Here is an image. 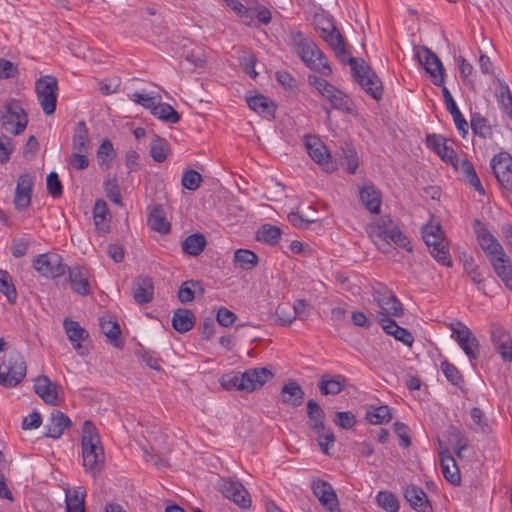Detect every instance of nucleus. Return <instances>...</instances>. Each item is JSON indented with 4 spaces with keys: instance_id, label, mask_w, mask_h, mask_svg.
<instances>
[{
    "instance_id": "11",
    "label": "nucleus",
    "mask_w": 512,
    "mask_h": 512,
    "mask_svg": "<svg viewBox=\"0 0 512 512\" xmlns=\"http://www.w3.org/2000/svg\"><path fill=\"white\" fill-rule=\"evenodd\" d=\"M452 336L470 360L478 359L480 355V345L477 337L470 328L461 322L452 323L450 325Z\"/></svg>"
},
{
    "instance_id": "48",
    "label": "nucleus",
    "mask_w": 512,
    "mask_h": 512,
    "mask_svg": "<svg viewBox=\"0 0 512 512\" xmlns=\"http://www.w3.org/2000/svg\"><path fill=\"white\" fill-rule=\"evenodd\" d=\"M0 292L7 298V300L14 304L17 299V291L12 282V278L5 270H0Z\"/></svg>"
},
{
    "instance_id": "32",
    "label": "nucleus",
    "mask_w": 512,
    "mask_h": 512,
    "mask_svg": "<svg viewBox=\"0 0 512 512\" xmlns=\"http://www.w3.org/2000/svg\"><path fill=\"white\" fill-rule=\"evenodd\" d=\"M440 465L444 478L454 485L460 483V472L457 467L456 461L451 455L449 450L441 451L439 453Z\"/></svg>"
},
{
    "instance_id": "37",
    "label": "nucleus",
    "mask_w": 512,
    "mask_h": 512,
    "mask_svg": "<svg viewBox=\"0 0 512 512\" xmlns=\"http://www.w3.org/2000/svg\"><path fill=\"white\" fill-rule=\"evenodd\" d=\"M281 399L285 404L297 407L303 402L304 391L297 382L289 381L282 387Z\"/></svg>"
},
{
    "instance_id": "49",
    "label": "nucleus",
    "mask_w": 512,
    "mask_h": 512,
    "mask_svg": "<svg viewBox=\"0 0 512 512\" xmlns=\"http://www.w3.org/2000/svg\"><path fill=\"white\" fill-rule=\"evenodd\" d=\"M325 42H327V44L342 58V60H345V58L349 56L343 37L336 28L330 33V35L326 36Z\"/></svg>"
},
{
    "instance_id": "1",
    "label": "nucleus",
    "mask_w": 512,
    "mask_h": 512,
    "mask_svg": "<svg viewBox=\"0 0 512 512\" xmlns=\"http://www.w3.org/2000/svg\"><path fill=\"white\" fill-rule=\"evenodd\" d=\"M426 143L443 161L451 164L456 170L461 172L465 180L481 195L485 194V190L480 182L479 177L472 163L466 159L459 163L458 157L454 149L446 144L445 139L440 135H428Z\"/></svg>"
},
{
    "instance_id": "28",
    "label": "nucleus",
    "mask_w": 512,
    "mask_h": 512,
    "mask_svg": "<svg viewBox=\"0 0 512 512\" xmlns=\"http://www.w3.org/2000/svg\"><path fill=\"white\" fill-rule=\"evenodd\" d=\"M489 263L505 287L512 291V263L509 256L504 253L503 256L492 258Z\"/></svg>"
},
{
    "instance_id": "4",
    "label": "nucleus",
    "mask_w": 512,
    "mask_h": 512,
    "mask_svg": "<svg viewBox=\"0 0 512 512\" xmlns=\"http://www.w3.org/2000/svg\"><path fill=\"white\" fill-rule=\"evenodd\" d=\"M372 241L383 252L389 251L390 242L411 251L409 239L402 233L396 222L389 216H382L367 227Z\"/></svg>"
},
{
    "instance_id": "24",
    "label": "nucleus",
    "mask_w": 512,
    "mask_h": 512,
    "mask_svg": "<svg viewBox=\"0 0 512 512\" xmlns=\"http://www.w3.org/2000/svg\"><path fill=\"white\" fill-rule=\"evenodd\" d=\"M222 493L241 508H248L251 499L245 487L238 481L227 480L223 483Z\"/></svg>"
},
{
    "instance_id": "27",
    "label": "nucleus",
    "mask_w": 512,
    "mask_h": 512,
    "mask_svg": "<svg viewBox=\"0 0 512 512\" xmlns=\"http://www.w3.org/2000/svg\"><path fill=\"white\" fill-rule=\"evenodd\" d=\"M72 424L69 417L59 410L51 413L50 418L45 426V436L52 439H58L63 434L64 430Z\"/></svg>"
},
{
    "instance_id": "21",
    "label": "nucleus",
    "mask_w": 512,
    "mask_h": 512,
    "mask_svg": "<svg viewBox=\"0 0 512 512\" xmlns=\"http://www.w3.org/2000/svg\"><path fill=\"white\" fill-rule=\"evenodd\" d=\"M314 495L318 498L321 505L330 512L338 511L339 503L337 495L328 482L324 480H315L312 484Z\"/></svg>"
},
{
    "instance_id": "54",
    "label": "nucleus",
    "mask_w": 512,
    "mask_h": 512,
    "mask_svg": "<svg viewBox=\"0 0 512 512\" xmlns=\"http://www.w3.org/2000/svg\"><path fill=\"white\" fill-rule=\"evenodd\" d=\"M497 96L503 108V111L512 120V93L505 82L499 81Z\"/></svg>"
},
{
    "instance_id": "10",
    "label": "nucleus",
    "mask_w": 512,
    "mask_h": 512,
    "mask_svg": "<svg viewBox=\"0 0 512 512\" xmlns=\"http://www.w3.org/2000/svg\"><path fill=\"white\" fill-rule=\"evenodd\" d=\"M28 118L24 109L15 101L5 104L1 112V125L15 135L21 134L27 127Z\"/></svg>"
},
{
    "instance_id": "30",
    "label": "nucleus",
    "mask_w": 512,
    "mask_h": 512,
    "mask_svg": "<svg viewBox=\"0 0 512 512\" xmlns=\"http://www.w3.org/2000/svg\"><path fill=\"white\" fill-rule=\"evenodd\" d=\"M154 285L149 277H138L133 283V298L138 304H147L153 300Z\"/></svg>"
},
{
    "instance_id": "31",
    "label": "nucleus",
    "mask_w": 512,
    "mask_h": 512,
    "mask_svg": "<svg viewBox=\"0 0 512 512\" xmlns=\"http://www.w3.org/2000/svg\"><path fill=\"white\" fill-rule=\"evenodd\" d=\"M86 489L83 486L66 489L65 504L66 512H86L85 510Z\"/></svg>"
},
{
    "instance_id": "44",
    "label": "nucleus",
    "mask_w": 512,
    "mask_h": 512,
    "mask_svg": "<svg viewBox=\"0 0 512 512\" xmlns=\"http://www.w3.org/2000/svg\"><path fill=\"white\" fill-rule=\"evenodd\" d=\"M203 294L204 289L199 281L188 280L182 283L178 290V299L181 303H189L194 300L195 295Z\"/></svg>"
},
{
    "instance_id": "45",
    "label": "nucleus",
    "mask_w": 512,
    "mask_h": 512,
    "mask_svg": "<svg viewBox=\"0 0 512 512\" xmlns=\"http://www.w3.org/2000/svg\"><path fill=\"white\" fill-rule=\"evenodd\" d=\"M234 263L243 270H251L258 264V256L251 250L238 249L234 253Z\"/></svg>"
},
{
    "instance_id": "22",
    "label": "nucleus",
    "mask_w": 512,
    "mask_h": 512,
    "mask_svg": "<svg viewBox=\"0 0 512 512\" xmlns=\"http://www.w3.org/2000/svg\"><path fill=\"white\" fill-rule=\"evenodd\" d=\"M377 319L382 329L388 334L393 336L396 340L402 342L404 345L411 347L414 342V337L410 331L400 327L390 317L385 316V313H378Z\"/></svg>"
},
{
    "instance_id": "33",
    "label": "nucleus",
    "mask_w": 512,
    "mask_h": 512,
    "mask_svg": "<svg viewBox=\"0 0 512 512\" xmlns=\"http://www.w3.org/2000/svg\"><path fill=\"white\" fill-rule=\"evenodd\" d=\"M63 326L73 348L77 350L79 354L83 355L84 353L81 351L82 346L80 342L88 337V332L82 328L77 321H73L69 318L63 321Z\"/></svg>"
},
{
    "instance_id": "53",
    "label": "nucleus",
    "mask_w": 512,
    "mask_h": 512,
    "mask_svg": "<svg viewBox=\"0 0 512 512\" xmlns=\"http://www.w3.org/2000/svg\"><path fill=\"white\" fill-rule=\"evenodd\" d=\"M280 236L281 229L279 227L265 224L259 229L257 239L268 244H275L280 239Z\"/></svg>"
},
{
    "instance_id": "16",
    "label": "nucleus",
    "mask_w": 512,
    "mask_h": 512,
    "mask_svg": "<svg viewBox=\"0 0 512 512\" xmlns=\"http://www.w3.org/2000/svg\"><path fill=\"white\" fill-rule=\"evenodd\" d=\"M475 233L477 242L488 260L506 253L498 239L478 220L475 221Z\"/></svg>"
},
{
    "instance_id": "56",
    "label": "nucleus",
    "mask_w": 512,
    "mask_h": 512,
    "mask_svg": "<svg viewBox=\"0 0 512 512\" xmlns=\"http://www.w3.org/2000/svg\"><path fill=\"white\" fill-rule=\"evenodd\" d=\"M168 143L164 139L155 137L150 142V155L156 162H163L167 158Z\"/></svg>"
},
{
    "instance_id": "5",
    "label": "nucleus",
    "mask_w": 512,
    "mask_h": 512,
    "mask_svg": "<svg viewBox=\"0 0 512 512\" xmlns=\"http://www.w3.org/2000/svg\"><path fill=\"white\" fill-rule=\"evenodd\" d=\"M273 377L266 368H251L245 372H231L222 376L221 385L226 390L252 392L262 387Z\"/></svg>"
},
{
    "instance_id": "20",
    "label": "nucleus",
    "mask_w": 512,
    "mask_h": 512,
    "mask_svg": "<svg viewBox=\"0 0 512 512\" xmlns=\"http://www.w3.org/2000/svg\"><path fill=\"white\" fill-rule=\"evenodd\" d=\"M422 236L426 245L429 247L431 255L437 262L446 267H451L452 261L450 259L449 250L444 243V235L423 232Z\"/></svg>"
},
{
    "instance_id": "25",
    "label": "nucleus",
    "mask_w": 512,
    "mask_h": 512,
    "mask_svg": "<svg viewBox=\"0 0 512 512\" xmlns=\"http://www.w3.org/2000/svg\"><path fill=\"white\" fill-rule=\"evenodd\" d=\"M58 390V385L47 376H39L35 380L34 391L46 404L53 406L58 404Z\"/></svg>"
},
{
    "instance_id": "34",
    "label": "nucleus",
    "mask_w": 512,
    "mask_h": 512,
    "mask_svg": "<svg viewBox=\"0 0 512 512\" xmlns=\"http://www.w3.org/2000/svg\"><path fill=\"white\" fill-rule=\"evenodd\" d=\"M91 150V140L89 132L84 121H79L75 127L72 138V151L79 153H89Z\"/></svg>"
},
{
    "instance_id": "64",
    "label": "nucleus",
    "mask_w": 512,
    "mask_h": 512,
    "mask_svg": "<svg viewBox=\"0 0 512 512\" xmlns=\"http://www.w3.org/2000/svg\"><path fill=\"white\" fill-rule=\"evenodd\" d=\"M47 190L53 198H58L63 193V186L56 172H50L47 176Z\"/></svg>"
},
{
    "instance_id": "47",
    "label": "nucleus",
    "mask_w": 512,
    "mask_h": 512,
    "mask_svg": "<svg viewBox=\"0 0 512 512\" xmlns=\"http://www.w3.org/2000/svg\"><path fill=\"white\" fill-rule=\"evenodd\" d=\"M390 409L386 405L371 407L366 412V419L373 425H381L391 420Z\"/></svg>"
},
{
    "instance_id": "36",
    "label": "nucleus",
    "mask_w": 512,
    "mask_h": 512,
    "mask_svg": "<svg viewBox=\"0 0 512 512\" xmlns=\"http://www.w3.org/2000/svg\"><path fill=\"white\" fill-rule=\"evenodd\" d=\"M463 269L464 273L470 278L471 282L477 286V289L483 294H486L484 285L485 278L472 256H464Z\"/></svg>"
},
{
    "instance_id": "52",
    "label": "nucleus",
    "mask_w": 512,
    "mask_h": 512,
    "mask_svg": "<svg viewBox=\"0 0 512 512\" xmlns=\"http://www.w3.org/2000/svg\"><path fill=\"white\" fill-rule=\"evenodd\" d=\"M448 442L455 449L459 457H461V452L468 446V440L465 435L455 427H450L448 430Z\"/></svg>"
},
{
    "instance_id": "63",
    "label": "nucleus",
    "mask_w": 512,
    "mask_h": 512,
    "mask_svg": "<svg viewBox=\"0 0 512 512\" xmlns=\"http://www.w3.org/2000/svg\"><path fill=\"white\" fill-rule=\"evenodd\" d=\"M202 181V176L195 170H188L182 176L181 183L184 188L194 191Z\"/></svg>"
},
{
    "instance_id": "9",
    "label": "nucleus",
    "mask_w": 512,
    "mask_h": 512,
    "mask_svg": "<svg viewBox=\"0 0 512 512\" xmlns=\"http://www.w3.org/2000/svg\"><path fill=\"white\" fill-rule=\"evenodd\" d=\"M37 100L45 115H52L56 109L58 81L54 76H44L35 82Z\"/></svg>"
},
{
    "instance_id": "55",
    "label": "nucleus",
    "mask_w": 512,
    "mask_h": 512,
    "mask_svg": "<svg viewBox=\"0 0 512 512\" xmlns=\"http://www.w3.org/2000/svg\"><path fill=\"white\" fill-rule=\"evenodd\" d=\"M226 5L233 10L244 24H250L254 18L251 9L244 6L239 0H224Z\"/></svg>"
},
{
    "instance_id": "29",
    "label": "nucleus",
    "mask_w": 512,
    "mask_h": 512,
    "mask_svg": "<svg viewBox=\"0 0 512 512\" xmlns=\"http://www.w3.org/2000/svg\"><path fill=\"white\" fill-rule=\"evenodd\" d=\"M405 499L417 512H432V506L426 493L419 487L412 485L406 488Z\"/></svg>"
},
{
    "instance_id": "46",
    "label": "nucleus",
    "mask_w": 512,
    "mask_h": 512,
    "mask_svg": "<svg viewBox=\"0 0 512 512\" xmlns=\"http://www.w3.org/2000/svg\"><path fill=\"white\" fill-rule=\"evenodd\" d=\"M152 114L170 124H175L180 120L179 113L171 105L162 103L161 101H158V104L154 107Z\"/></svg>"
},
{
    "instance_id": "62",
    "label": "nucleus",
    "mask_w": 512,
    "mask_h": 512,
    "mask_svg": "<svg viewBox=\"0 0 512 512\" xmlns=\"http://www.w3.org/2000/svg\"><path fill=\"white\" fill-rule=\"evenodd\" d=\"M441 369L447 380L451 382L453 385L458 386L463 381L462 375L459 372V370L448 361H443L441 363Z\"/></svg>"
},
{
    "instance_id": "13",
    "label": "nucleus",
    "mask_w": 512,
    "mask_h": 512,
    "mask_svg": "<svg viewBox=\"0 0 512 512\" xmlns=\"http://www.w3.org/2000/svg\"><path fill=\"white\" fill-rule=\"evenodd\" d=\"M490 167L499 185L512 193V156L499 152L492 157Z\"/></svg>"
},
{
    "instance_id": "3",
    "label": "nucleus",
    "mask_w": 512,
    "mask_h": 512,
    "mask_svg": "<svg viewBox=\"0 0 512 512\" xmlns=\"http://www.w3.org/2000/svg\"><path fill=\"white\" fill-rule=\"evenodd\" d=\"M289 40L296 53L308 68L324 76L332 74V69L324 54L309 37L300 31L292 30L289 34Z\"/></svg>"
},
{
    "instance_id": "41",
    "label": "nucleus",
    "mask_w": 512,
    "mask_h": 512,
    "mask_svg": "<svg viewBox=\"0 0 512 512\" xmlns=\"http://www.w3.org/2000/svg\"><path fill=\"white\" fill-rule=\"evenodd\" d=\"M471 129L473 133L483 139L492 138L493 131L487 118L476 112L471 115Z\"/></svg>"
},
{
    "instance_id": "51",
    "label": "nucleus",
    "mask_w": 512,
    "mask_h": 512,
    "mask_svg": "<svg viewBox=\"0 0 512 512\" xmlns=\"http://www.w3.org/2000/svg\"><path fill=\"white\" fill-rule=\"evenodd\" d=\"M149 226L154 231L166 234L170 231V223L162 215L160 208H154L148 219Z\"/></svg>"
},
{
    "instance_id": "39",
    "label": "nucleus",
    "mask_w": 512,
    "mask_h": 512,
    "mask_svg": "<svg viewBox=\"0 0 512 512\" xmlns=\"http://www.w3.org/2000/svg\"><path fill=\"white\" fill-rule=\"evenodd\" d=\"M93 220L97 230L107 232L109 229L110 214L104 200H96L93 207Z\"/></svg>"
},
{
    "instance_id": "19",
    "label": "nucleus",
    "mask_w": 512,
    "mask_h": 512,
    "mask_svg": "<svg viewBox=\"0 0 512 512\" xmlns=\"http://www.w3.org/2000/svg\"><path fill=\"white\" fill-rule=\"evenodd\" d=\"M35 177L30 173H23L18 177L14 195V205L18 211L29 207L32 197V189Z\"/></svg>"
},
{
    "instance_id": "60",
    "label": "nucleus",
    "mask_w": 512,
    "mask_h": 512,
    "mask_svg": "<svg viewBox=\"0 0 512 512\" xmlns=\"http://www.w3.org/2000/svg\"><path fill=\"white\" fill-rule=\"evenodd\" d=\"M115 157V151L112 143L105 139L99 146L97 151L98 162L101 165L109 166L112 159Z\"/></svg>"
},
{
    "instance_id": "15",
    "label": "nucleus",
    "mask_w": 512,
    "mask_h": 512,
    "mask_svg": "<svg viewBox=\"0 0 512 512\" xmlns=\"http://www.w3.org/2000/svg\"><path fill=\"white\" fill-rule=\"evenodd\" d=\"M419 63L430 74L432 81L437 86L444 83V68L440 59L430 49L420 47L416 52Z\"/></svg>"
},
{
    "instance_id": "42",
    "label": "nucleus",
    "mask_w": 512,
    "mask_h": 512,
    "mask_svg": "<svg viewBox=\"0 0 512 512\" xmlns=\"http://www.w3.org/2000/svg\"><path fill=\"white\" fill-rule=\"evenodd\" d=\"M206 244L204 235L195 233L185 238L182 242V250L188 255L197 256L204 250Z\"/></svg>"
},
{
    "instance_id": "43",
    "label": "nucleus",
    "mask_w": 512,
    "mask_h": 512,
    "mask_svg": "<svg viewBox=\"0 0 512 512\" xmlns=\"http://www.w3.org/2000/svg\"><path fill=\"white\" fill-rule=\"evenodd\" d=\"M247 104L250 109L265 116H273L275 112L272 101L261 94L247 98Z\"/></svg>"
},
{
    "instance_id": "7",
    "label": "nucleus",
    "mask_w": 512,
    "mask_h": 512,
    "mask_svg": "<svg viewBox=\"0 0 512 512\" xmlns=\"http://www.w3.org/2000/svg\"><path fill=\"white\" fill-rule=\"evenodd\" d=\"M26 362L20 352L6 354L0 364V385L6 388L17 386L26 376Z\"/></svg>"
},
{
    "instance_id": "26",
    "label": "nucleus",
    "mask_w": 512,
    "mask_h": 512,
    "mask_svg": "<svg viewBox=\"0 0 512 512\" xmlns=\"http://www.w3.org/2000/svg\"><path fill=\"white\" fill-rule=\"evenodd\" d=\"M69 272V283L72 290L81 295L86 296L90 293V273L87 268L76 266L70 268Z\"/></svg>"
},
{
    "instance_id": "2",
    "label": "nucleus",
    "mask_w": 512,
    "mask_h": 512,
    "mask_svg": "<svg viewBox=\"0 0 512 512\" xmlns=\"http://www.w3.org/2000/svg\"><path fill=\"white\" fill-rule=\"evenodd\" d=\"M81 447L85 471L95 478L102 469L105 455L97 429L88 420L83 424Z\"/></svg>"
},
{
    "instance_id": "23",
    "label": "nucleus",
    "mask_w": 512,
    "mask_h": 512,
    "mask_svg": "<svg viewBox=\"0 0 512 512\" xmlns=\"http://www.w3.org/2000/svg\"><path fill=\"white\" fill-rule=\"evenodd\" d=\"M359 198L363 206L371 213L378 214L382 203L381 192L372 183L358 186Z\"/></svg>"
},
{
    "instance_id": "8",
    "label": "nucleus",
    "mask_w": 512,
    "mask_h": 512,
    "mask_svg": "<svg viewBox=\"0 0 512 512\" xmlns=\"http://www.w3.org/2000/svg\"><path fill=\"white\" fill-rule=\"evenodd\" d=\"M349 63L356 81L361 85L366 93L375 100L381 99L383 87L382 82L376 73L371 70L370 67L364 64H359L354 58H350Z\"/></svg>"
},
{
    "instance_id": "58",
    "label": "nucleus",
    "mask_w": 512,
    "mask_h": 512,
    "mask_svg": "<svg viewBox=\"0 0 512 512\" xmlns=\"http://www.w3.org/2000/svg\"><path fill=\"white\" fill-rule=\"evenodd\" d=\"M378 505L387 512H398L399 502L396 496L388 491H381L377 495Z\"/></svg>"
},
{
    "instance_id": "50",
    "label": "nucleus",
    "mask_w": 512,
    "mask_h": 512,
    "mask_svg": "<svg viewBox=\"0 0 512 512\" xmlns=\"http://www.w3.org/2000/svg\"><path fill=\"white\" fill-rule=\"evenodd\" d=\"M272 317L274 323L280 326H290L295 320V314H292L291 306L288 303L279 304Z\"/></svg>"
},
{
    "instance_id": "40",
    "label": "nucleus",
    "mask_w": 512,
    "mask_h": 512,
    "mask_svg": "<svg viewBox=\"0 0 512 512\" xmlns=\"http://www.w3.org/2000/svg\"><path fill=\"white\" fill-rule=\"evenodd\" d=\"M307 414L310 427L316 432L324 431L325 413L320 405L313 399L307 402Z\"/></svg>"
},
{
    "instance_id": "17",
    "label": "nucleus",
    "mask_w": 512,
    "mask_h": 512,
    "mask_svg": "<svg viewBox=\"0 0 512 512\" xmlns=\"http://www.w3.org/2000/svg\"><path fill=\"white\" fill-rule=\"evenodd\" d=\"M305 147L309 156L326 171H334L336 164L332 161L331 155L326 146L316 137H305Z\"/></svg>"
},
{
    "instance_id": "12",
    "label": "nucleus",
    "mask_w": 512,
    "mask_h": 512,
    "mask_svg": "<svg viewBox=\"0 0 512 512\" xmlns=\"http://www.w3.org/2000/svg\"><path fill=\"white\" fill-rule=\"evenodd\" d=\"M34 269L43 277L55 279L65 274L67 266L60 255L45 253L38 255L33 261Z\"/></svg>"
},
{
    "instance_id": "61",
    "label": "nucleus",
    "mask_w": 512,
    "mask_h": 512,
    "mask_svg": "<svg viewBox=\"0 0 512 512\" xmlns=\"http://www.w3.org/2000/svg\"><path fill=\"white\" fill-rule=\"evenodd\" d=\"M131 99L135 103L143 106L144 108L151 110V112L154 110L156 104H158V101H161V97L159 95L150 96L148 94H142L137 92L131 95Z\"/></svg>"
},
{
    "instance_id": "18",
    "label": "nucleus",
    "mask_w": 512,
    "mask_h": 512,
    "mask_svg": "<svg viewBox=\"0 0 512 512\" xmlns=\"http://www.w3.org/2000/svg\"><path fill=\"white\" fill-rule=\"evenodd\" d=\"M491 341L494 349L504 361H512V337L501 325L493 324L490 328Z\"/></svg>"
},
{
    "instance_id": "57",
    "label": "nucleus",
    "mask_w": 512,
    "mask_h": 512,
    "mask_svg": "<svg viewBox=\"0 0 512 512\" xmlns=\"http://www.w3.org/2000/svg\"><path fill=\"white\" fill-rule=\"evenodd\" d=\"M448 112L452 115L455 126L462 137H465L468 134V122L464 118L463 114L460 112L456 103H450L449 106L446 107Z\"/></svg>"
},
{
    "instance_id": "38",
    "label": "nucleus",
    "mask_w": 512,
    "mask_h": 512,
    "mask_svg": "<svg viewBox=\"0 0 512 512\" xmlns=\"http://www.w3.org/2000/svg\"><path fill=\"white\" fill-rule=\"evenodd\" d=\"M195 318L193 313L185 308L177 309L172 317L173 328L180 333H184L193 328Z\"/></svg>"
},
{
    "instance_id": "59",
    "label": "nucleus",
    "mask_w": 512,
    "mask_h": 512,
    "mask_svg": "<svg viewBox=\"0 0 512 512\" xmlns=\"http://www.w3.org/2000/svg\"><path fill=\"white\" fill-rule=\"evenodd\" d=\"M103 333L113 341L114 346L120 347L119 335L121 333L119 324L111 320H102L100 322Z\"/></svg>"
},
{
    "instance_id": "35",
    "label": "nucleus",
    "mask_w": 512,
    "mask_h": 512,
    "mask_svg": "<svg viewBox=\"0 0 512 512\" xmlns=\"http://www.w3.org/2000/svg\"><path fill=\"white\" fill-rule=\"evenodd\" d=\"M346 379L342 375L331 376L324 374L319 382V390L322 395H336L344 390Z\"/></svg>"
},
{
    "instance_id": "14",
    "label": "nucleus",
    "mask_w": 512,
    "mask_h": 512,
    "mask_svg": "<svg viewBox=\"0 0 512 512\" xmlns=\"http://www.w3.org/2000/svg\"><path fill=\"white\" fill-rule=\"evenodd\" d=\"M372 295L381 308L379 313H385L387 317L389 315L399 317L403 314L401 302L387 286L378 284L376 287H373Z\"/></svg>"
},
{
    "instance_id": "6",
    "label": "nucleus",
    "mask_w": 512,
    "mask_h": 512,
    "mask_svg": "<svg viewBox=\"0 0 512 512\" xmlns=\"http://www.w3.org/2000/svg\"><path fill=\"white\" fill-rule=\"evenodd\" d=\"M308 82L331 103L334 109L351 115L356 114L353 101L334 85L316 75H309Z\"/></svg>"
}]
</instances>
